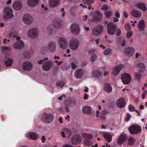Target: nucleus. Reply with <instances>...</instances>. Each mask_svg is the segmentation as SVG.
Returning <instances> with one entry per match:
<instances>
[{"mask_svg":"<svg viewBox=\"0 0 147 147\" xmlns=\"http://www.w3.org/2000/svg\"><path fill=\"white\" fill-rule=\"evenodd\" d=\"M121 31L120 29H117V32L116 35L117 36H119L121 35Z\"/></svg>","mask_w":147,"mask_h":147,"instance_id":"nucleus-54","label":"nucleus"},{"mask_svg":"<svg viewBox=\"0 0 147 147\" xmlns=\"http://www.w3.org/2000/svg\"><path fill=\"white\" fill-rule=\"evenodd\" d=\"M131 14L133 16L137 18L141 17L142 15L141 13L139 11L136 10L132 11Z\"/></svg>","mask_w":147,"mask_h":147,"instance_id":"nucleus-35","label":"nucleus"},{"mask_svg":"<svg viewBox=\"0 0 147 147\" xmlns=\"http://www.w3.org/2000/svg\"><path fill=\"white\" fill-rule=\"evenodd\" d=\"M111 50L110 48H107L105 49L104 52V54L105 55H107L110 54V53L111 52Z\"/></svg>","mask_w":147,"mask_h":147,"instance_id":"nucleus-43","label":"nucleus"},{"mask_svg":"<svg viewBox=\"0 0 147 147\" xmlns=\"http://www.w3.org/2000/svg\"><path fill=\"white\" fill-rule=\"evenodd\" d=\"M121 69V67L119 66H116L114 67L113 70V74L114 75H117L120 72Z\"/></svg>","mask_w":147,"mask_h":147,"instance_id":"nucleus-30","label":"nucleus"},{"mask_svg":"<svg viewBox=\"0 0 147 147\" xmlns=\"http://www.w3.org/2000/svg\"><path fill=\"white\" fill-rule=\"evenodd\" d=\"M61 26V23L59 22H56L54 25H50L47 28V31L48 33L50 34H53V28H59Z\"/></svg>","mask_w":147,"mask_h":147,"instance_id":"nucleus-11","label":"nucleus"},{"mask_svg":"<svg viewBox=\"0 0 147 147\" xmlns=\"http://www.w3.org/2000/svg\"><path fill=\"white\" fill-rule=\"evenodd\" d=\"M60 0H49V5L52 8L55 7L59 4Z\"/></svg>","mask_w":147,"mask_h":147,"instance_id":"nucleus-23","label":"nucleus"},{"mask_svg":"<svg viewBox=\"0 0 147 147\" xmlns=\"http://www.w3.org/2000/svg\"><path fill=\"white\" fill-rule=\"evenodd\" d=\"M53 119V116L51 114L44 113L42 117V120L44 123H50Z\"/></svg>","mask_w":147,"mask_h":147,"instance_id":"nucleus-4","label":"nucleus"},{"mask_svg":"<svg viewBox=\"0 0 147 147\" xmlns=\"http://www.w3.org/2000/svg\"><path fill=\"white\" fill-rule=\"evenodd\" d=\"M138 66L141 68V70H140V72H143L144 70L146 67L144 63H139L138 65Z\"/></svg>","mask_w":147,"mask_h":147,"instance_id":"nucleus-40","label":"nucleus"},{"mask_svg":"<svg viewBox=\"0 0 147 147\" xmlns=\"http://www.w3.org/2000/svg\"><path fill=\"white\" fill-rule=\"evenodd\" d=\"M136 6L137 8L142 9L144 11H146L147 10V8L144 3H140L136 4Z\"/></svg>","mask_w":147,"mask_h":147,"instance_id":"nucleus-31","label":"nucleus"},{"mask_svg":"<svg viewBox=\"0 0 147 147\" xmlns=\"http://www.w3.org/2000/svg\"><path fill=\"white\" fill-rule=\"evenodd\" d=\"M23 22L27 24H30L33 21V18L29 14L24 15L22 18Z\"/></svg>","mask_w":147,"mask_h":147,"instance_id":"nucleus-12","label":"nucleus"},{"mask_svg":"<svg viewBox=\"0 0 147 147\" xmlns=\"http://www.w3.org/2000/svg\"><path fill=\"white\" fill-rule=\"evenodd\" d=\"M103 136L108 142H110L112 141V136L108 132H106L103 134Z\"/></svg>","mask_w":147,"mask_h":147,"instance_id":"nucleus-26","label":"nucleus"},{"mask_svg":"<svg viewBox=\"0 0 147 147\" xmlns=\"http://www.w3.org/2000/svg\"><path fill=\"white\" fill-rule=\"evenodd\" d=\"M113 21L115 22H118L119 20V19L118 18H117L115 17H114L113 18Z\"/></svg>","mask_w":147,"mask_h":147,"instance_id":"nucleus-61","label":"nucleus"},{"mask_svg":"<svg viewBox=\"0 0 147 147\" xmlns=\"http://www.w3.org/2000/svg\"><path fill=\"white\" fill-rule=\"evenodd\" d=\"M61 12L63 13L62 16L63 17H64L65 15V13L64 12V10L63 8H62L61 10Z\"/></svg>","mask_w":147,"mask_h":147,"instance_id":"nucleus-60","label":"nucleus"},{"mask_svg":"<svg viewBox=\"0 0 147 147\" xmlns=\"http://www.w3.org/2000/svg\"><path fill=\"white\" fill-rule=\"evenodd\" d=\"M5 14V17L7 18H10L13 17V12L11 8L9 7H5L4 9Z\"/></svg>","mask_w":147,"mask_h":147,"instance_id":"nucleus-10","label":"nucleus"},{"mask_svg":"<svg viewBox=\"0 0 147 147\" xmlns=\"http://www.w3.org/2000/svg\"><path fill=\"white\" fill-rule=\"evenodd\" d=\"M63 130L64 131L66 134H68L69 136H71L72 134V131L68 128H64L63 129Z\"/></svg>","mask_w":147,"mask_h":147,"instance_id":"nucleus-39","label":"nucleus"},{"mask_svg":"<svg viewBox=\"0 0 147 147\" xmlns=\"http://www.w3.org/2000/svg\"><path fill=\"white\" fill-rule=\"evenodd\" d=\"M12 7L15 10H19L21 8L22 4L20 2L16 1L13 5Z\"/></svg>","mask_w":147,"mask_h":147,"instance_id":"nucleus-27","label":"nucleus"},{"mask_svg":"<svg viewBox=\"0 0 147 147\" xmlns=\"http://www.w3.org/2000/svg\"><path fill=\"white\" fill-rule=\"evenodd\" d=\"M13 62V60L10 58H8L7 60L5 61V63L6 65L9 67L11 66Z\"/></svg>","mask_w":147,"mask_h":147,"instance_id":"nucleus-37","label":"nucleus"},{"mask_svg":"<svg viewBox=\"0 0 147 147\" xmlns=\"http://www.w3.org/2000/svg\"><path fill=\"white\" fill-rule=\"evenodd\" d=\"M101 74V71L98 69L94 70L92 72V75L95 77L98 78L100 76Z\"/></svg>","mask_w":147,"mask_h":147,"instance_id":"nucleus-33","label":"nucleus"},{"mask_svg":"<svg viewBox=\"0 0 147 147\" xmlns=\"http://www.w3.org/2000/svg\"><path fill=\"white\" fill-rule=\"evenodd\" d=\"M82 134L83 137L85 139L84 142V144L88 146H91L92 144V143L90 140L93 138V136L91 135L85 133L83 134L82 133Z\"/></svg>","mask_w":147,"mask_h":147,"instance_id":"nucleus-6","label":"nucleus"},{"mask_svg":"<svg viewBox=\"0 0 147 147\" xmlns=\"http://www.w3.org/2000/svg\"><path fill=\"white\" fill-rule=\"evenodd\" d=\"M52 66V64L51 62L47 61L43 64L42 69L45 71H48L51 69Z\"/></svg>","mask_w":147,"mask_h":147,"instance_id":"nucleus-20","label":"nucleus"},{"mask_svg":"<svg viewBox=\"0 0 147 147\" xmlns=\"http://www.w3.org/2000/svg\"><path fill=\"white\" fill-rule=\"evenodd\" d=\"M83 2L87 5H89L93 2L94 0H83Z\"/></svg>","mask_w":147,"mask_h":147,"instance_id":"nucleus-45","label":"nucleus"},{"mask_svg":"<svg viewBox=\"0 0 147 147\" xmlns=\"http://www.w3.org/2000/svg\"><path fill=\"white\" fill-rule=\"evenodd\" d=\"M121 79L124 84L127 85L130 82L131 77L129 74L125 73L121 76Z\"/></svg>","mask_w":147,"mask_h":147,"instance_id":"nucleus-9","label":"nucleus"},{"mask_svg":"<svg viewBox=\"0 0 147 147\" xmlns=\"http://www.w3.org/2000/svg\"><path fill=\"white\" fill-rule=\"evenodd\" d=\"M20 36L17 37V41L13 45V47L15 49L19 50L22 49L24 45V43L20 40Z\"/></svg>","mask_w":147,"mask_h":147,"instance_id":"nucleus-7","label":"nucleus"},{"mask_svg":"<svg viewBox=\"0 0 147 147\" xmlns=\"http://www.w3.org/2000/svg\"><path fill=\"white\" fill-rule=\"evenodd\" d=\"M126 139V137L125 135L122 134L119 137L117 140L118 144L121 145L124 143Z\"/></svg>","mask_w":147,"mask_h":147,"instance_id":"nucleus-21","label":"nucleus"},{"mask_svg":"<svg viewBox=\"0 0 147 147\" xmlns=\"http://www.w3.org/2000/svg\"><path fill=\"white\" fill-rule=\"evenodd\" d=\"M135 108L132 105H129L128 106V109L130 112H133L134 111Z\"/></svg>","mask_w":147,"mask_h":147,"instance_id":"nucleus-47","label":"nucleus"},{"mask_svg":"<svg viewBox=\"0 0 147 147\" xmlns=\"http://www.w3.org/2000/svg\"><path fill=\"white\" fill-rule=\"evenodd\" d=\"M100 117L102 119H105L106 118L105 115L103 114L102 113L101 114Z\"/></svg>","mask_w":147,"mask_h":147,"instance_id":"nucleus-57","label":"nucleus"},{"mask_svg":"<svg viewBox=\"0 0 147 147\" xmlns=\"http://www.w3.org/2000/svg\"><path fill=\"white\" fill-rule=\"evenodd\" d=\"M24 69L26 71H29L32 68L33 65L31 63L28 61L24 62L23 64Z\"/></svg>","mask_w":147,"mask_h":147,"instance_id":"nucleus-19","label":"nucleus"},{"mask_svg":"<svg viewBox=\"0 0 147 147\" xmlns=\"http://www.w3.org/2000/svg\"><path fill=\"white\" fill-rule=\"evenodd\" d=\"M42 140V143H44L45 142V141L46 140L45 137L44 136H43L41 138Z\"/></svg>","mask_w":147,"mask_h":147,"instance_id":"nucleus-58","label":"nucleus"},{"mask_svg":"<svg viewBox=\"0 0 147 147\" xmlns=\"http://www.w3.org/2000/svg\"><path fill=\"white\" fill-rule=\"evenodd\" d=\"M97 58V56L95 54H93L91 55L90 58V60L92 62H93Z\"/></svg>","mask_w":147,"mask_h":147,"instance_id":"nucleus-46","label":"nucleus"},{"mask_svg":"<svg viewBox=\"0 0 147 147\" xmlns=\"http://www.w3.org/2000/svg\"><path fill=\"white\" fill-rule=\"evenodd\" d=\"M107 31L109 34L113 35L117 31V26L112 22H109L107 25Z\"/></svg>","mask_w":147,"mask_h":147,"instance_id":"nucleus-2","label":"nucleus"},{"mask_svg":"<svg viewBox=\"0 0 147 147\" xmlns=\"http://www.w3.org/2000/svg\"><path fill=\"white\" fill-rule=\"evenodd\" d=\"M71 67L73 69H75L76 68V65L74 63H71Z\"/></svg>","mask_w":147,"mask_h":147,"instance_id":"nucleus-55","label":"nucleus"},{"mask_svg":"<svg viewBox=\"0 0 147 147\" xmlns=\"http://www.w3.org/2000/svg\"><path fill=\"white\" fill-rule=\"evenodd\" d=\"M134 76L135 79L139 80L141 79L142 75L140 74L136 73L135 74Z\"/></svg>","mask_w":147,"mask_h":147,"instance_id":"nucleus-48","label":"nucleus"},{"mask_svg":"<svg viewBox=\"0 0 147 147\" xmlns=\"http://www.w3.org/2000/svg\"><path fill=\"white\" fill-rule=\"evenodd\" d=\"M83 73L84 71L82 69H79L75 72L74 75L76 78H80L83 76Z\"/></svg>","mask_w":147,"mask_h":147,"instance_id":"nucleus-29","label":"nucleus"},{"mask_svg":"<svg viewBox=\"0 0 147 147\" xmlns=\"http://www.w3.org/2000/svg\"><path fill=\"white\" fill-rule=\"evenodd\" d=\"M63 97L65 98V95L63 94L61 96H60V97H59L58 98V99L59 100H61L62 99V98Z\"/></svg>","mask_w":147,"mask_h":147,"instance_id":"nucleus-56","label":"nucleus"},{"mask_svg":"<svg viewBox=\"0 0 147 147\" xmlns=\"http://www.w3.org/2000/svg\"><path fill=\"white\" fill-rule=\"evenodd\" d=\"M62 147H73L71 145H69L68 144H66L63 146Z\"/></svg>","mask_w":147,"mask_h":147,"instance_id":"nucleus-64","label":"nucleus"},{"mask_svg":"<svg viewBox=\"0 0 147 147\" xmlns=\"http://www.w3.org/2000/svg\"><path fill=\"white\" fill-rule=\"evenodd\" d=\"M125 28L127 30H129L131 29L130 26L129 25L127 24L125 26Z\"/></svg>","mask_w":147,"mask_h":147,"instance_id":"nucleus-52","label":"nucleus"},{"mask_svg":"<svg viewBox=\"0 0 147 147\" xmlns=\"http://www.w3.org/2000/svg\"><path fill=\"white\" fill-rule=\"evenodd\" d=\"M27 137L29 139L35 140L38 138V135L34 132H30L27 134Z\"/></svg>","mask_w":147,"mask_h":147,"instance_id":"nucleus-25","label":"nucleus"},{"mask_svg":"<svg viewBox=\"0 0 147 147\" xmlns=\"http://www.w3.org/2000/svg\"><path fill=\"white\" fill-rule=\"evenodd\" d=\"M82 111L84 113L90 114L91 112V108L90 106H85L83 108Z\"/></svg>","mask_w":147,"mask_h":147,"instance_id":"nucleus-32","label":"nucleus"},{"mask_svg":"<svg viewBox=\"0 0 147 147\" xmlns=\"http://www.w3.org/2000/svg\"><path fill=\"white\" fill-rule=\"evenodd\" d=\"M103 30V26L101 25L97 26L93 29L92 31V34L95 36L99 35L102 33Z\"/></svg>","mask_w":147,"mask_h":147,"instance_id":"nucleus-8","label":"nucleus"},{"mask_svg":"<svg viewBox=\"0 0 147 147\" xmlns=\"http://www.w3.org/2000/svg\"><path fill=\"white\" fill-rule=\"evenodd\" d=\"M39 0H28V5L31 7H34L38 4Z\"/></svg>","mask_w":147,"mask_h":147,"instance_id":"nucleus-28","label":"nucleus"},{"mask_svg":"<svg viewBox=\"0 0 147 147\" xmlns=\"http://www.w3.org/2000/svg\"><path fill=\"white\" fill-rule=\"evenodd\" d=\"M56 43L54 42H51L48 45V47H42L41 48V50L43 54L45 53L48 50L51 53L55 52L56 49Z\"/></svg>","mask_w":147,"mask_h":147,"instance_id":"nucleus-1","label":"nucleus"},{"mask_svg":"<svg viewBox=\"0 0 147 147\" xmlns=\"http://www.w3.org/2000/svg\"><path fill=\"white\" fill-rule=\"evenodd\" d=\"M81 142V139L79 135H76L72 138L71 142L73 145L79 144Z\"/></svg>","mask_w":147,"mask_h":147,"instance_id":"nucleus-15","label":"nucleus"},{"mask_svg":"<svg viewBox=\"0 0 147 147\" xmlns=\"http://www.w3.org/2000/svg\"><path fill=\"white\" fill-rule=\"evenodd\" d=\"M65 83L63 81L58 82L56 83V85L57 86H59L61 88L63 87L65 85Z\"/></svg>","mask_w":147,"mask_h":147,"instance_id":"nucleus-42","label":"nucleus"},{"mask_svg":"<svg viewBox=\"0 0 147 147\" xmlns=\"http://www.w3.org/2000/svg\"><path fill=\"white\" fill-rule=\"evenodd\" d=\"M104 89L105 91L109 92L112 91V88L110 84L106 83L104 84Z\"/></svg>","mask_w":147,"mask_h":147,"instance_id":"nucleus-34","label":"nucleus"},{"mask_svg":"<svg viewBox=\"0 0 147 147\" xmlns=\"http://www.w3.org/2000/svg\"><path fill=\"white\" fill-rule=\"evenodd\" d=\"M134 52V49L132 47H127L124 49V53L125 55L128 57L132 56Z\"/></svg>","mask_w":147,"mask_h":147,"instance_id":"nucleus-16","label":"nucleus"},{"mask_svg":"<svg viewBox=\"0 0 147 147\" xmlns=\"http://www.w3.org/2000/svg\"><path fill=\"white\" fill-rule=\"evenodd\" d=\"M32 54V51H28V52H25L24 53V55L26 59H28L30 57Z\"/></svg>","mask_w":147,"mask_h":147,"instance_id":"nucleus-38","label":"nucleus"},{"mask_svg":"<svg viewBox=\"0 0 147 147\" xmlns=\"http://www.w3.org/2000/svg\"><path fill=\"white\" fill-rule=\"evenodd\" d=\"M48 58L47 57H45L44 59L40 60L38 62L39 64H41L43 63L45 61L47 60Z\"/></svg>","mask_w":147,"mask_h":147,"instance_id":"nucleus-51","label":"nucleus"},{"mask_svg":"<svg viewBox=\"0 0 147 147\" xmlns=\"http://www.w3.org/2000/svg\"><path fill=\"white\" fill-rule=\"evenodd\" d=\"M129 144L130 146H132L134 144L135 140L133 137L130 138L128 140Z\"/></svg>","mask_w":147,"mask_h":147,"instance_id":"nucleus-41","label":"nucleus"},{"mask_svg":"<svg viewBox=\"0 0 147 147\" xmlns=\"http://www.w3.org/2000/svg\"><path fill=\"white\" fill-rule=\"evenodd\" d=\"M131 117V115L130 114L128 113L127 115V117L125 118V120L128 121H129V119Z\"/></svg>","mask_w":147,"mask_h":147,"instance_id":"nucleus-53","label":"nucleus"},{"mask_svg":"<svg viewBox=\"0 0 147 147\" xmlns=\"http://www.w3.org/2000/svg\"><path fill=\"white\" fill-rule=\"evenodd\" d=\"M90 14L93 19L96 21L102 19V14L98 11H95L94 12L91 13Z\"/></svg>","mask_w":147,"mask_h":147,"instance_id":"nucleus-13","label":"nucleus"},{"mask_svg":"<svg viewBox=\"0 0 147 147\" xmlns=\"http://www.w3.org/2000/svg\"><path fill=\"white\" fill-rule=\"evenodd\" d=\"M101 9H102L106 11L108 10L109 8L107 5H102Z\"/></svg>","mask_w":147,"mask_h":147,"instance_id":"nucleus-49","label":"nucleus"},{"mask_svg":"<svg viewBox=\"0 0 147 147\" xmlns=\"http://www.w3.org/2000/svg\"><path fill=\"white\" fill-rule=\"evenodd\" d=\"M88 96H89L86 93H85L84 95V100H86L88 98Z\"/></svg>","mask_w":147,"mask_h":147,"instance_id":"nucleus-62","label":"nucleus"},{"mask_svg":"<svg viewBox=\"0 0 147 147\" xmlns=\"http://www.w3.org/2000/svg\"><path fill=\"white\" fill-rule=\"evenodd\" d=\"M64 102L66 105H75L76 103L75 100H72L68 99L65 100Z\"/></svg>","mask_w":147,"mask_h":147,"instance_id":"nucleus-36","label":"nucleus"},{"mask_svg":"<svg viewBox=\"0 0 147 147\" xmlns=\"http://www.w3.org/2000/svg\"><path fill=\"white\" fill-rule=\"evenodd\" d=\"M80 5L81 7H82L84 8H87V7L86 5L83 4H80Z\"/></svg>","mask_w":147,"mask_h":147,"instance_id":"nucleus-63","label":"nucleus"},{"mask_svg":"<svg viewBox=\"0 0 147 147\" xmlns=\"http://www.w3.org/2000/svg\"><path fill=\"white\" fill-rule=\"evenodd\" d=\"M38 33V30L36 28H32L28 31V36L29 37L34 38L37 36Z\"/></svg>","mask_w":147,"mask_h":147,"instance_id":"nucleus-14","label":"nucleus"},{"mask_svg":"<svg viewBox=\"0 0 147 147\" xmlns=\"http://www.w3.org/2000/svg\"><path fill=\"white\" fill-rule=\"evenodd\" d=\"M70 48L73 50H76L77 49L79 45L78 40L76 38H73L71 40L69 43Z\"/></svg>","mask_w":147,"mask_h":147,"instance_id":"nucleus-5","label":"nucleus"},{"mask_svg":"<svg viewBox=\"0 0 147 147\" xmlns=\"http://www.w3.org/2000/svg\"><path fill=\"white\" fill-rule=\"evenodd\" d=\"M132 35V32H127L126 34V37L127 38H130Z\"/></svg>","mask_w":147,"mask_h":147,"instance_id":"nucleus-50","label":"nucleus"},{"mask_svg":"<svg viewBox=\"0 0 147 147\" xmlns=\"http://www.w3.org/2000/svg\"><path fill=\"white\" fill-rule=\"evenodd\" d=\"M105 14L107 18H109L111 16L112 12L110 11H107L105 12Z\"/></svg>","mask_w":147,"mask_h":147,"instance_id":"nucleus-44","label":"nucleus"},{"mask_svg":"<svg viewBox=\"0 0 147 147\" xmlns=\"http://www.w3.org/2000/svg\"><path fill=\"white\" fill-rule=\"evenodd\" d=\"M146 28V24L145 23L144 20H142L140 21L138 24V28L140 31H143Z\"/></svg>","mask_w":147,"mask_h":147,"instance_id":"nucleus-24","label":"nucleus"},{"mask_svg":"<svg viewBox=\"0 0 147 147\" xmlns=\"http://www.w3.org/2000/svg\"><path fill=\"white\" fill-rule=\"evenodd\" d=\"M115 16L116 17L118 18H119L120 17V14L118 12H115Z\"/></svg>","mask_w":147,"mask_h":147,"instance_id":"nucleus-59","label":"nucleus"},{"mask_svg":"<svg viewBox=\"0 0 147 147\" xmlns=\"http://www.w3.org/2000/svg\"><path fill=\"white\" fill-rule=\"evenodd\" d=\"M128 130L131 134H137L141 132V127L138 125H132L129 128Z\"/></svg>","mask_w":147,"mask_h":147,"instance_id":"nucleus-3","label":"nucleus"},{"mask_svg":"<svg viewBox=\"0 0 147 147\" xmlns=\"http://www.w3.org/2000/svg\"><path fill=\"white\" fill-rule=\"evenodd\" d=\"M125 99L120 98L117 101V106L120 108H123L125 106Z\"/></svg>","mask_w":147,"mask_h":147,"instance_id":"nucleus-22","label":"nucleus"},{"mask_svg":"<svg viewBox=\"0 0 147 147\" xmlns=\"http://www.w3.org/2000/svg\"><path fill=\"white\" fill-rule=\"evenodd\" d=\"M59 42L61 47L63 49H65L67 45L68 42L64 38H61L59 39Z\"/></svg>","mask_w":147,"mask_h":147,"instance_id":"nucleus-18","label":"nucleus"},{"mask_svg":"<svg viewBox=\"0 0 147 147\" xmlns=\"http://www.w3.org/2000/svg\"><path fill=\"white\" fill-rule=\"evenodd\" d=\"M70 29L71 32L74 34H78L79 32V27L77 24H72L70 26Z\"/></svg>","mask_w":147,"mask_h":147,"instance_id":"nucleus-17","label":"nucleus"}]
</instances>
